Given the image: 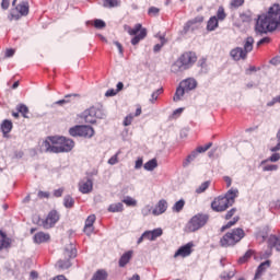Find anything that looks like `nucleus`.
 Here are the masks:
<instances>
[{"label": "nucleus", "mask_w": 280, "mask_h": 280, "mask_svg": "<svg viewBox=\"0 0 280 280\" xmlns=\"http://www.w3.org/2000/svg\"><path fill=\"white\" fill-rule=\"evenodd\" d=\"M280 25V5L273 4L266 14L259 15L256 21L255 32L257 36H264L268 32H275Z\"/></svg>", "instance_id": "f257e3e1"}, {"label": "nucleus", "mask_w": 280, "mask_h": 280, "mask_svg": "<svg viewBox=\"0 0 280 280\" xmlns=\"http://www.w3.org/2000/svg\"><path fill=\"white\" fill-rule=\"evenodd\" d=\"M75 148V142L65 137H47L40 144V152L49 154H60L71 152Z\"/></svg>", "instance_id": "f03ea898"}, {"label": "nucleus", "mask_w": 280, "mask_h": 280, "mask_svg": "<svg viewBox=\"0 0 280 280\" xmlns=\"http://www.w3.org/2000/svg\"><path fill=\"white\" fill-rule=\"evenodd\" d=\"M238 195L240 190H237V188H231L224 196L214 198L211 202L212 211H215L217 213L226 211L229 207H233V205H235V198H237Z\"/></svg>", "instance_id": "7ed1b4c3"}, {"label": "nucleus", "mask_w": 280, "mask_h": 280, "mask_svg": "<svg viewBox=\"0 0 280 280\" xmlns=\"http://www.w3.org/2000/svg\"><path fill=\"white\" fill-rule=\"evenodd\" d=\"M196 60L198 57L196 52H184L172 66V73H183V71H187V69H191L194 65H196Z\"/></svg>", "instance_id": "20e7f679"}, {"label": "nucleus", "mask_w": 280, "mask_h": 280, "mask_svg": "<svg viewBox=\"0 0 280 280\" xmlns=\"http://www.w3.org/2000/svg\"><path fill=\"white\" fill-rule=\"evenodd\" d=\"M245 235L246 233H244V230L242 228L234 229L222 236V238L220 240V246H222V248L235 246V244L244 240Z\"/></svg>", "instance_id": "39448f33"}, {"label": "nucleus", "mask_w": 280, "mask_h": 280, "mask_svg": "<svg viewBox=\"0 0 280 280\" xmlns=\"http://www.w3.org/2000/svg\"><path fill=\"white\" fill-rule=\"evenodd\" d=\"M82 117L85 124H97V119H104L106 113L102 107L92 106L83 112Z\"/></svg>", "instance_id": "423d86ee"}, {"label": "nucleus", "mask_w": 280, "mask_h": 280, "mask_svg": "<svg viewBox=\"0 0 280 280\" xmlns=\"http://www.w3.org/2000/svg\"><path fill=\"white\" fill-rule=\"evenodd\" d=\"M207 222H209V215L203 213H198L189 220L187 224V230L189 233H196V231H199V229H202V226H205Z\"/></svg>", "instance_id": "0eeeda50"}, {"label": "nucleus", "mask_w": 280, "mask_h": 280, "mask_svg": "<svg viewBox=\"0 0 280 280\" xmlns=\"http://www.w3.org/2000/svg\"><path fill=\"white\" fill-rule=\"evenodd\" d=\"M18 13L11 12V21H19L22 16H27L30 14V2L27 0L22 1L18 5H13Z\"/></svg>", "instance_id": "6e6552de"}, {"label": "nucleus", "mask_w": 280, "mask_h": 280, "mask_svg": "<svg viewBox=\"0 0 280 280\" xmlns=\"http://www.w3.org/2000/svg\"><path fill=\"white\" fill-rule=\"evenodd\" d=\"M205 21V18L202 15H198L192 20H189L182 31V34L185 36L186 34H189V32H196L198 30L199 24Z\"/></svg>", "instance_id": "1a4fd4ad"}, {"label": "nucleus", "mask_w": 280, "mask_h": 280, "mask_svg": "<svg viewBox=\"0 0 280 280\" xmlns=\"http://www.w3.org/2000/svg\"><path fill=\"white\" fill-rule=\"evenodd\" d=\"M58 220H60V214L58 213V211L51 210L43 222L44 229H54Z\"/></svg>", "instance_id": "9d476101"}, {"label": "nucleus", "mask_w": 280, "mask_h": 280, "mask_svg": "<svg viewBox=\"0 0 280 280\" xmlns=\"http://www.w3.org/2000/svg\"><path fill=\"white\" fill-rule=\"evenodd\" d=\"M194 243L189 242L186 245L179 247L175 254L174 257H189V255H191V253H194Z\"/></svg>", "instance_id": "9b49d317"}, {"label": "nucleus", "mask_w": 280, "mask_h": 280, "mask_svg": "<svg viewBox=\"0 0 280 280\" xmlns=\"http://www.w3.org/2000/svg\"><path fill=\"white\" fill-rule=\"evenodd\" d=\"M161 235H163V229L161 228L154 229L152 231L148 230L142 233V237H144V240H149V242H155V240L161 237Z\"/></svg>", "instance_id": "f8f14e48"}, {"label": "nucleus", "mask_w": 280, "mask_h": 280, "mask_svg": "<svg viewBox=\"0 0 280 280\" xmlns=\"http://www.w3.org/2000/svg\"><path fill=\"white\" fill-rule=\"evenodd\" d=\"M79 191L81 194H91L93 191V179L85 178L79 182Z\"/></svg>", "instance_id": "ddd939ff"}, {"label": "nucleus", "mask_w": 280, "mask_h": 280, "mask_svg": "<svg viewBox=\"0 0 280 280\" xmlns=\"http://www.w3.org/2000/svg\"><path fill=\"white\" fill-rule=\"evenodd\" d=\"M267 244H268V248H270V250H272V248H275V250L280 253V235L277 236V235L271 234L268 237Z\"/></svg>", "instance_id": "4468645a"}, {"label": "nucleus", "mask_w": 280, "mask_h": 280, "mask_svg": "<svg viewBox=\"0 0 280 280\" xmlns=\"http://www.w3.org/2000/svg\"><path fill=\"white\" fill-rule=\"evenodd\" d=\"M63 256L65 259H75V257H78V249H75V246L72 243L66 246Z\"/></svg>", "instance_id": "2eb2a0df"}, {"label": "nucleus", "mask_w": 280, "mask_h": 280, "mask_svg": "<svg viewBox=\"0 0 280 280\" xmlns=\"http://www.w3.org/2000/svg\"><path fill=\"white\" fill-rule=\"evenodd\" d=\"M167 211V200L161 199L155 208L152 210V213L154 215H162V213H165Z\"/></svg>", "instance_id": "dca6fc26"}, {"label": "nucleus", "mask_w": 280, "mask_h": 280, "mask_svg": "<svg viewBox=\"0 0 280 280\" xmlns=\"http://www.w3.org/2000/svg\"><path fill=\"white\" fill-rule=\"evenodd\" d=\"M270 264H271L270 260H266L261 262L256 270L254 280L261 279V277H264V272H266V270L270 268Z\"/></svg>", "instance_id": "f3484780"}, {"label": "nucleus", "mask_w": 280, "mask_h": 280, "mask_svg": "<svg viewBox=\"0 0 280 280\" xmlns=\"http://www.w3.org/2000/svg\"><path fill=\"white\" fill-rule=\"evenodd\" d=\"M230 55H231V58H233V60H245L246 58V52L242 47H236L232 49Z\"/></svg>", "instance_id": "a211bd4d"}, {"label": "nucleus", "mask_w": 280, "mask_h": 280, "mask_svg": "<svg viewBox=\"0 0 280 280\" xmlns=\"http://www.w3.org/2000/svg\"><path fill=\"white\" fill-rule=\"evenodd\" d=\"M180 84H182V86H184V89L186 90L187 93H189V91H194V89H196V86H198V82L194 78H188V79L182 81Z\"/></svg>", "instance_id": "6ab92c4d"}, {"label": "nucleus", "mask_w": 280, "mask_h": 280, "mask_svg": "<svg viewBox=\"0 0 280 280\" xmlns=\"http://www.w3.org/2000/svg\"><path fill=\"white\" fill-rule=\"evenodd\" d=\"M10 246H12V238L8 237L3 231H0V250L10 248Z\"/></svg>", "instance_id": "aec40b11"}, {"label": "nucleus", "mask_w": 280, "mask_h": 280, "mask_svg": "<svg viewBox=\"0 0 280 280\" xmlns=\"http://www.w3.org/2000/svg\"><path fill=\"white\" fill-rule=\"evenodd\" d=\"M95 135V129L89 125H81V137L85 139H91Z\"/></svg>", "instance_id": "412c9836"}, {"label": "nucleus", "mask_w": 280, "mask_h": 280, "mask_svg": "<svg viewBox=\"0 0 280 280\" xmlns=\"http://www.w3.org/2000/svg\"><path fill=\"white\" fill-rule=\"evenodd\" d=\"M132 250H128L120 257L118 261L119 268H125L130 262L132 259Z\"/></svg>", "instance_id": "4be33fe9"}, {"label": "nucleus", "mask_w": 280, "mask_h": 280, "mask_svg": "<svg viewBox=\"0 0 280 280\" xmlns=\"http://www.w3.org/2000/svg\"><path fill=\"white\" fill-rule=\"evenodd\" d=\"M253 45H255V38H253V36L247 37L243 46V51L245 52V56H248V54L253 51Z\"/></svg>", "instance_id": "5701e85b"}, {"label": "nucleus", "mask_w": 280, "mask_h": 280, "mask_svg": "<svg viewBox=\"0 0 280 280\" xmlns=\"http://www.w3.org/2000/svg\"><path fill=\"white\" fill-rule=\"evenodd\" d=\"M35 244H43L45 242H49V234L45 232L36 233L33 237Z\"/></svg>", "instance_id": "b1692460"}, {"label": "nucleus", "mask_w": 280, "mask_h": 280, "mask_svg": "<svg viewBox=\"0 0 280 280\" xmlns=\"http://www.w3.org/2000/svg\"><path fill=\"white\" fill-rule=\"evenodd\" d=\"M145 36H148V30L142 28L138 35H135L132 37L131 45H139V43H141V40H143V38H145Z\"/></svg>", "instance_id": "393cba45"}, {"label": "nucleus", "mask_w": 280, "mask_h": 280, "mask_svg": "<svg viewBox=\"0 0 280 280\" xmlns=\"http://www.w3.org/2000/svg\"><path fill=\"white\" fill-rule=\"evenodd\" d=\"M107 211L109 213H121V211H124V203L122 202L112 203L109 205Z\"/></svg>", "instance_id": "a878e982"}, {"label": "nucleus", "mask_w": 280, "mask_h": 280, "mask_svg": "<svg viewBox=\"0 0 280 280\" xmlns=\"http://www.w3.org/2000/svg\"><path fill=\"white\" fill-rule=\"evenodd\" d=\"M1 131L3 132V136L10 135L12 132V120H3L1 124Z\"/></svg>", "instance_id": "bb28decb"}, {"label": "nucleus", "mask_w": 280, "mask_h": 280, "mask_svg": "<svg viewBox=\"0 0 280 280\" xmlns=\"http://www.w3.org/2000/svg\"><path fill=\"white\" fill-rule=\"evenodd\" d=\"M270 232V230L268 228H264L262 230L258 231L256 234V238L264 243L266 242V240L268 238V233Z\"/></svg>", "instance_id": "cd10ccee"}, {"label": "nucleus", "mask_w": 280, "mask_h": 280, "mask_svg": "<svg viewBox=\"0 0 280 280\" xmlns=\"http://www.w3.org/2000/svg\"><path fill=\"white\" fill-rule=\"evenodd\" d=\"M143 167L147 172H154V170H156V167H159V163L156 162V159H152V160L148 161L143 165Z\"/></svg>", "instance_id": "c85d7f7f"}, {"label": "nucleus", "mask_w": 280, "mask_h": 280, "mask_svg": "<svg viewBox=\"0 0 280 280\" xmlns=\"http://www.w3.org/2000/svg\"><path fill=\"white\" fill-rule=\"evenodd\" d=\"M185 93H187V90L184 89V86L179 85L176 89L175 95L173 97V101L175 102H180V98L185 95Z\"/></svg>", "instance_id": "c756f323"}, {"label": "nucleus", "mask_w": 280, "mask_h": 280, "mask_svg": "<svg viewBox=\"0 0 280 280\" xmlns=\"http://www.w3.org/2000/svg\"><path fill=\"white\" fill-rule=\"evenodd\" d=\"M141 30H143V25L141 24H136L132 27H128L127 32L129 34V36H138V34H141Z\"/></svg>", "instance_id": "7c9ffc66"}, {"label": "nucleus", "mask_w": 280, "mask_h": 280, "mask_svg": "<svg viewBox=\"0 0 280 280\" xmlns=\"http://www.w3.org/2000/svg\"><path fill=\"white\" fill-rule=\"evenodd\" d=\"M240 19L242 23H250V21H253V12L250 10H247L241 13Z\"/></svg>", "instance_id": "2f4dec72"}, {"label": "nucleus", "mask_w": 280, "mask_h": 280, "mask_svg": "<svg viewBox=\"0 0 280 280\" xmlns=\"http://www.w3.org/2000/svg\"><path fill=\"white\" fill-rule=\"evenodd\" d=\"M218 18L212 16L209 19L208 24H207V30L208 32H214V30L218 27Z\"/></svg>", "instance_id": "473e14b6"}, {"label": "nucleus", "mask_w": 280, "mask_h": 280, "mask_svg": "<svg viewBox=\"0 0 280 280\" xmlns=\"http://www.w3.org/2000/svg\"><path fill=\"white\" fill-rule=\"evenodd\" d=\"M183 209H185V199H180V200L176 201L172 208L174 213H180V211H183Z\"/></svg>", "instance_id": "72a5a7b5"}, {"label": "nucleus", "mask_w": 280, "mask_h": 280, "mask_svg": "<svg viewBox=\"0 0 280 280\" xmlns=\"http://www.w3.org/2000/svg\"><path fill=\"white\" fill-rule=\"evenodd\" d=\"M108 277V273L106 272V270H97L91 280H106V278Z\"/></svg>", "instance_id": "f704fd0d"}, {"label": "nucleus", "mask_w": 280, "mask_h": 280, "mask_svg": "<svg viewBox=\"0 0 280 280\" xmlns=\"http://www.w3.org/2000/svg\"><path fill=\"white\" fill-rule=\"evenodd\" d=\"M73 205H75L73 197H71V195H67L63 198V207H66V209H72Z\"/></svg>", "instance_id": "c9c22d12"}, {"label": "nucleus", "mask_w": 280, "mask_h": 280, "mask_svg": "<svg viewBox=\"0 0 280 280\" xmlns=\"http://www.w3.org/2000/svg\"><path fill=\"white\" fill-rule=\"evenodd\" d=\"M57 266L61 270H67V269L71 268V260L69 258H66L63 260H58Z\"/></svg>", "instance_id": "e433bc0d"}, {"label": "nucleus", "mask_w": 280, "mask_h": 280, "mask_svg": "<svg viewBox=\"0 0 280 280\" xmlns=\"http://www.w3.org/2000/svg\"><path fill=\"white\" fill-rule=\"evenodd\" d=\"M70 137H81V125H77L69 129Z\"/></svg>", "instance_id": "4c0bfd02"}, {"label": "nucleus", "mask_w": 280, "mask_h": 280, "mask_svg": "<svg viewBox=\"0 0 280 280\" xmlns=\"http://www.w3.org/2000/svg\"><path fill=\"white\" fill-rule=\"evenodd\" d=\"M279 160H280V154L279 153H273L267 160H262L260 162V165H266V163H268V161H270V163H277V161H279Z\"/></svg>", "instance_id": "58836bf2"}, {"label": "nucleus", "mask_w": 280, "mask_h": 280, "mask_svg": "<svg viewBox=\"0 0 280 280\" xmlns=\"http://www.w3.org/2000/svg\"><path fill=\"white\" fill-rule=\"evenodd\" d=\"M119 1L117 0H103V8H118Z\"/></svg>", "instance_id": "ea45409f"}, {"label": "nucleus", "mask_w": 280, "mask_h": 280, "mask_svg": "<svg viewBox=\"0 0 280 280\" xmlns=\"http://www.w3.org/2000/svg\"><path fill=\"white\" fill-rule=\"evenodd\" d=\"M18 113H21V115L25 118H27V113H30V108L26 107L25 104H20L16 106Z\"/></svg>", "instance_id": "a19ab883"}, {"label": "nucleus", "mask_w": 280, "mask_h": 280, "mask_svg": "<svg viewBox=\"0 0 280 280\" xmlns=\"http://www.w3.org/2000/svg\"><path fill=\"white\" fill-rule=\"evenodd\" d=\"M211 185L210 180L203 182L197 189L196 194H205L207 189H209V186Z\"/></svg>", "instance_id": "79ce46f5"}, {"label": "nucleus", "mask_w": 280, "mask_h": 280, "mask_svg": "<svg viewBox=\"0 0 280 280\" xmlns=\"http://www.w3.org/2000/svg\"><path fill=\"white\" fill-rule=\"evenodd\" d=\"M253 257V250H247L242 257L238 258V264H246Z\"/></svg>", "instance_id": "37998d69"}, {"label": "nucleus", "mask_w": 280, "mask_h": 280, "mask_svg": "<svg viewBox=\"0 0 280 280\" xmlns=\"http://www.w3.org/2000/svg\"><path fill=\"white\" fill-rule=\"evenodd\" d=\"M240 222V217H234L232 221H229L225 225L221 228V231H226V229H231V226H235Z\"/></svg>", "instance_id": "c03bdc74"}, {"label": "nucleus", "mask_w": 280, "mask_h": 280, "mask_svg": "<svg viewBox=\"0 0 280 280\" xmlns=\"http://www.w3.org/2000/svg\"><path fill=\"white\" fill-rule=\"evenodd\" d=\"M215 19L217 21H224V19H226V12H224V7H219Z\"/></svg>", "instance_id": "a18cd8bd"}, {"label": "nucleus", "mask_w": 280, "mask_h": 280, "mask_svg": "<svg viewBox=\"0 0 280 280\" xmlns=\"http://www.w3.org/2000/svg\"><path fill=\"white\" fill-rule=\"evenodd\" d=\"M160 40H161V44H156L153 47V51L155 54H159V51H161V49H163V45H165V43H167V40L165 39V36H160Z\"/></svg>", "instance_id": "49530a36"}, {"label": "nucleus", "mask_w": 280, "mask_h": 280, "mask_svg": "<svg viewBox=\"0 0 280 280\" xmlns=\"http://www.w3.org/2000/svg\"><path fill=\"white\" fill-rule=\"evenodd\" d=\"M65 97L66 98L57 101L56 104L58 106H65V104H69V97H78V94H68Z\"/></svg>", "instance_id": "de8ad7c7"}, {"label": "nucleus", "mask_w": 280, "mask_h": 280, "mask_svg": "<svg viewBox=\"0 0 280 280\" xmlns=\"http://www.w3.org/2000/svg\"><path fill=\"white\" fill-rule=\"evenodd\" d=\"M245 0H231L230 8L237 10V8H242L244 5Z\"/></svg>", "instance_id": "09e8293b"}, {"label": "nucleus", "mask_w": 280, "mask_h": 280, "mask_svg": "<svg viewBox=\"0 0 280 280\" xmlns=\"http://www.w3.org/2000/svg\"><path fill=\"white\" fill-rule=\"evenodd\" d=\"M212 145H213V142H209L203 147H198L195 151L197 152V154H205V152H207V150H209Z\"/></svg>", "instance_id": "8fccbe9b"}, {"label": "nucleus", "mask_w": 280, "mask_h": 280, "mask_svg": "<svg viewBox=\"0 0 280 280\" xmlns=\"http://www.w3.org/2000/svg\"><path fill=\"white\" fill-rule=\"evenodd\" d=\"M122 202L127 205V207H137V200H135L132 197L127 196Z\"/></svg>", "instance_id": "3c124183"}, {"label": "nucleus", "mask_w": 280, "mask_h": 280, "mask_svg": "<svg viewBox=\"0 0 280 280\" xmlns=\"http://www.w3.org/2000/svg\"><path fill=\"white\" fill-rule=\"evenodd\" d=\"M277 170H279L277 164H267L262 167V172H277Z\"/></svg>", "instance_id": "603ef678"}, {"label": "nucleus", "mask_w": 280, "mask_h": 280, "mask_svg": "<svg viewBox=\"0 0 280 280\" xmlns=\"http://www.w3.org/2000/svg\"><path fill=\"white\" fill-rule=\"evenodd\" d=\"M160 13H161V9H159L156 7H151L148 10V15L149 16H159Z\"/></svg>", "instance_id": "864d4df0"}, {"label": "nucleus", "mask_w": 280, "mask_h": 280, "mask_svg": "<svg viewBox=\"0 0 280 280\" xmlns=\"http://www.w3.org/2000/svg\"><path fill=\"white\" fill-rule=\"evenodd\" d=\"M235 277V271H225L221 273V280H231Z\"/></svg>", "instance_id": "5fc2aeb1"}, {"label": "nucleus", "mask_w": 280, "mask_h": 280, "mask_svg": "<svg viewBox=\"0 0 280 280\" xmlns=\"http://www.w3.org/2000/svg\"><path fill=\"white\" fill-rule=\"evenodd\" d=\"M94 27L96 30H104V27H106V22H104L103 20L96 19L94 20Z\"/></svg>", "instance_id": "6e6d98bb"}, {"label": "nucleus", "mask_w": 280, "mask_h": 280, "mask_svg": "<svg viewBox=\"0 0 280 280\" xmlns=\"http://www.w3.org/2000/svg\"><path fill=\"white\" fill-rule=\"evenodd\" d=\"M235 213H237V208H232L230 209L226 213L224 219L225 220H231V218H233V215H235Z\"/></svg>", "instance_id": "4d7b16f0"}, {"label": "nucleus", "mask_w": 280, "mask_h": 280, "mask_svg": "<svg viewBox=\"0 0 280 280\" xmlns=\"http://www.w3.org/2000/svg\"><path fill=\"white\" fill-rule=\"evenodd\" d=\"M95 224V214L89 215L85 220V226H93Z\"/></svg>", "instance_id": "13d9d810"}, {"label": "nucleus", "mask_w": 280, "mask_h": 280, "mask_svg": "<svg viewBox=\"0 0 280 280\" xmlns=\"http://www.w3.org/2000/svg\"><path fill=\"white\" fill-rule=\"evenodd\" d=\"M132 119H135V116L132 114H129L125 117L122 125L130 126L132 124Z\"/></svg>", "instance_id": "bf43d9fd"}, {"label": "nucleus", "mask_w": 280, "mask_h": 280, "mask_svg": "<svg viewBox=\"0 0 280 280\" xmlns=\"http://www.w3.org/2000/svg\"><path fill=\"white\" fill-rule=\"evenodd\" d=\"M33 222L34 224H37V226H43V229H45V224L43 223L45 222V219H40V217H34Z\"/></svg>", "instance_id": "052dcab7"}, {"label": "nucleus", "mask_w": 280, "mask_h": 280, "mask_svg": "<svg viewBox=\"0 0 280 280\" xmlns=\"http://www.w3.org/2000/svg\"><path fill=\"white\" fill-rule=\"evenodd\" d=\"M196 161L191 155H187V158L183 162V167H189V164Z\"/></svg>", "instance_id": "680f3d73"}, {"label": "nucleus", "mask_w": 280, "mask_h": 280, "mask_svg": "<svg viewBox=\"0 0 280 280\" xmlns=\"http://www.w3.org/2000/svg\"><path fill=\"white\" fill-rule=\"evenodd\" d=\"M196 161L191 155H187V158L183 162V167H189V164Z\"/></svg>", "instance_id": "e2e57ef3"}, {"label": "nucleus", "mask_w": 280, "mask_h": 280, "mask_svg": "<svg viewBox=\"0 0 280 280\" xmlns=\"http://www.w3.org/2000/svg\"><path fill=\"white\" fill-rule=\"evenodd\" d=\"M268 43H270V37H264V38H261L260 40L257 42L256 46L261 47V45H266Z\"/></svg>", "instance_id": "0e129e2a"}, {"label": "nucleus", "mask_w": 280, "mask_h": 280, "mask_svg": "<svg viewBox=\"0 0 280 280\" xmlns=\"http://www.w3.org/2000/svg\"><path fill=\"white\" fill-rule=\"evenodd\" d=\"M117 93H118L117 90H115V89H109V90L106 91L105 97H115V95H116Z\"/></svg>", "instance_id": "69168bd1"}, {"label": "nucleus", "mask_w": 280, "mask_h": 280, "mask_svg": "<svg viewBox=\"0 0 280 280\" xmlns=\"http://www.w3.org/2000/svg\"><path fill=\"white\" fill-rule=\"evenodd\" d=\"M142 215H150V213H152V208L150 206H145L142 210H141Z\"/></svg>", "instance_id": "338daca9"}, {"label": "nucleus", "mask_w": 280, "mask_h": 280, "mask_svg": "<svg viewBox=\"0 0 280 280\" xmlns=\"http://www.w3.org/2000/svg\"><path fill=\"white\" fill-rule=\"evenodd\" d=\"M1 8L2 10H8L10 8V0H2Z\"/></svg>", "instance_id": "774afa93"}]
</instances>
